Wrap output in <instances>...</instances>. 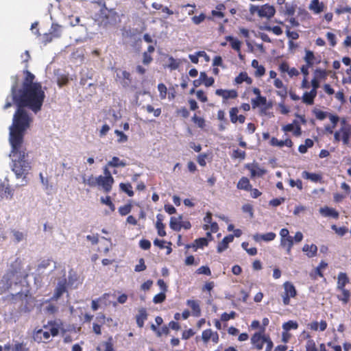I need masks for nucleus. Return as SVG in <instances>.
I'll return each mask as SVG.
<instances>
[{"label": "nucleus", "instance_id": "nucleus-1", "mask_svg": "<svg viewBox=\"0 0 351 351\" xmlns=\"http://www.w3.org/2000/svg\"><path fill=\"white\" fill-rule=\"evenodd\" d=\"M32 118L22 107H18L10 127L9 141L11 145L12 170L16 177L25 178L31 169L30 162L27 159L28 154L23 146L25 131L29 128Z\"/></svg>", "mask_w": 351, "mask_h": 351}, {"label": "nucleus", "instance_id": "nucleus-2", "mask_svg": "<svg viewBox=\"0 0 351 351\" xmlns=\"http://www.w3.org/2000/svg\"><path fill=\"white\" fill-rule=\"evenodd\" d=\"M25 78L21 88L16 81L11 88V95L17 107L27 108L34 113L40 111L45 93L40 82H34L35 75L28 70L23 71Z\"/></svg>", "mask_w": 351, "mask_h": 351}, {"label": "nucleus", "instance_id": "nucleus-3", "mask_svg": "<svg viewBox=\"0 0 351 351\" xmlns=\"http://www.w3.org/2000/svg\"><path fill=\"white\" fill-rule=\"evenodd\" d=\"M252 345L257 350H261L263 344L266 343L265 351H271L273 348V343L270 338L263 333V330L256 332L251 339Z\"/></svg>", "mask_w": 351, "mask_h": 351}, {"label": "nucleus", "instance_id": "nucleus-4", "mask_svg": "<svg viewBox=\"0 0 351 351\" xmlns=\"http://www.w3.org/2000/svg\"><path fill=\"white\" fill-rule=\"evenodd\" d=\"M350 137L351 126L343 121L341 128L335 132L334 141L335 142H339L340 141H342L344 145H348Z\"/></svg>", "mask_w": 351, "mask_h": 351}, {"label": "nucleus", "instance_id": "nucleus-5", "mask_svg": "<svg viewBox=\"0 0 351 351\" xmlns=\"http://www.w3.org/2000/svg\"><path fill=\"white\" fill-rule=\"evenodd\" d=\"M250 12L252 13L256 12L261 18L271 19L276 13V9L273 5L268 3L264 4L261 6L252 5L250 7Z\"/></svg>", "mask_w": 351, "mask_h": 351}, {"label": "nucleus", "instance_id": "nucleus-6", "mask_svg": "<svg viewBox=\"0 0 351 351\" xmlns=\"http://www.w3.org/2000/svg\"><path fill=\"white\" fill-rule=\"evenodd\" d=\"M97 186L101 187L105 193H108L111 191L112 185L114 182V179L101 175L97 177Z\"/></svg>", "mask_w": 351, "mask_h": 351}, {"label": "nucleus", "instance_id": "nucleus-7", "mask_svg": "<svg viewBox=\"0 0 351 351\" xmlns=\"http://www.w3.org/2000/svg\"><path fill=\"white\" fill-rule=\"evenodd\" d=\"M215 95L222 97L223 104H226L227 101L230 99H236L238 97V93L234 89L219 88L215 90Z\"/></svg>", "mask_w": 351, "mask_h": 351}, {"label": "nucleus", "instance_id": "nucleus-8", "mask_svg": "<svg viewBox=\"0 0 351 351\" xmlns=\"http://www.w3.org/2000/svg\"><path fill=\"white\" fill-rule=\"evenodd\" d=\"M117 80H118L123 88H128L132 83V77L130 72L127 71H119L117 73Z\"/></svg>", "mask_w": 351, "mask_h": 351}, {"label": "nucleus", "instance_id": "nucleus-9", "mask_svg": "<svg viewBox=\"0 0 351 351\" xmlns=\"http://www.w3.org/2000/svg\"><path fill=\"white\" fill-rule=\"evenodd\" d=\"M234 312H231L230 313H223L221 315L220 319H216L215 322V326L217 329H221L222 326L223 329H226V328L228 327L226 322L230 319L234 318Z\"/></svg>", "mask_w": 351, "mask_h": 351}, {"label": "nucleus", "instance_id": "nucleus-10", "mask_svg": "<svg viewBox=\"0 0 351 351\" xmlns=\"http://www.w3.org/2000/svg\"><path fill=\"white\" fill-rule=\"evenodd\" d=\"M239 109L237 107H233L230 110V118L232 123H236L239 121L240 123H243L245 121V117L243 114L237 115Z\"/></svg>", "mask_w": 351, "mask_h": 351}, {"label": "nucleus", "instance_id": "nucleus-11", "mask_svg": "<svg viewBox=\"0 0 351 351\" xmlns=\"http://www.w3.org/2000/svg\"><path fill=\"white\" fill-rule=\"evenodd\" d=\"M324 8V3L323 2H320L319 0H312L308 6L309 10L315 14H319L322 12Z\"/></svg>", "mask_w": 351, "mask_h": 351}, {"label": "nucleus", "instance_id": "nucleus-12", "mask_svg": "<svg viewBox=\"0 0 351 351\" xmlns=\"http://www.w3.org/2000/svg\"><path fill=\"white\" fill-rule=\"evenodd\" d=\"M234 240V236L232 234H229L226 236L221 242H219L217 245V252L221 253L226 250L228 247V244L232 242Z\"/></svg>", "mask_w": 351, "mask_h": 351}, {"label": "nucleus", "instance_id": "nucleus-13", "mask_svg": "<svg viewBox=\"0 0 351 351\" xmlns=\"http://www.w3.org/2000/svg\"><path fill=\"white\" fill-rule=\"evenodd\" d=\"M276 234L274 232H270L266 234H255L253 236V239L255 241L259 242L261 241H271L275 239Z\"/></svg>", "mask_w": 351, "mask_h": 351}, {"label": "nucleus", "instance_id": "nucleus-14", "mask_svg": "<svg viewBox=\"0 0 351 351\" xmlns=\"http://www.w3.org/2000/svg\"><path fill=\"white\" fill-rule=\"evenodd\" d=\"M226 41H228L230 43V47L232 49L236 51L237 53H240V51L241 49L242 43L237 39V38H234L232 36H226L225 37Z\"/></svg>", "mask_w": 351, "mask_h": 351}, {"label": "nucleus", "instance_id": "nucleus-15", "mask_svg": "<svg viewBox=\"0 0 351 351\" xmlns=\"http://www.w3.org/2000/svg\"><path fill=\"white\" fill-rule=\"evenodd\" d=\"M293 245V239L291 236L286 238H280V246L286 249L287 254H291V249Z\"/></svg>", "mask_w": 351, "mask_h": 351}, {"label": "nucleus", "instance_id": "nucleus-16", "mask_svg": "<svg viewBox=\"0 0 351 351\" xmlns=\"http://www.w3.org/2000/svg\"><path fill=\"white\" fill-rule=\"evenodd\" d=\"M337 290L340 292V294L337 295V299L342 302L343 304H348L350 300L351 292L346 288Z\"/></svg>", "mask_w": 351, "mask_h": 351}, {"label": "nucleus", "instance_id": "nucleus-17", "mask_svg": "<svg viewBox=\"0 0 351 351\" xmlns=\"http://www.w3.org/2000/svg\"><path fill=\"white\" fill-rule=\"evenodd\" d=\"M283 287L285 289L283 294L291 298H295L297 295L296 289L292 282L289 281L284 282Z\"/></svg>", "mask_w": 351, "mask_h": 351}, {"label": "nucleus", "instance_id": "nucleus-18", "mask_svg": "<svg viewBox=\"0 0 351 351\" xmlns=\"http://www.w3.org/2000/svg\"><path fill=\"white\" fill-rule=\"evenodd\" d=\"M163 215L161 214H158L156 215V228L157 229V232L159 236L165 237L166 235V231L165 230V226L162 223Z\"/></svg>", "mask_w": 351, "mask_h": 351}, {"label": "nucleus", "instance_id": "nucleus-19", "mask_svg": "<svg viewBox=\"0 0 351 351\" xmlns=\"http://www.w3.org/2000/svg\"><path fill=\"white\" fill-rule=\"evenodd\" d=\"M317 95V92H314V90H311L309 92L304 93L302 97V102L307 105H313Z\"/></svg>", "mask_w": 351, "mask_h": 351}, {"label": "nucleus", "instance_id": "nucleus-20", "mask_svg": "<svg viewBox=\"0 0 351 351\" xmlns=\"http://www.w3.org/2000/svg\"><path fill=\"white\" fill-rule=\"evenodd\" d=\"M350 282L346 273L340 272L337 276V289L346 288V285Z\"/></svg>", "mask_w": 351, "mask_h": 351}, {"label": "nucleus", "instance_id": "nucleus-21", "mask_svg": "<svg viewBox=\"0 0 351 351\" xmlns=\"http://www.w3.org/2000/svg\"><path fill=\"white\" fill-rule=\"evenodd\" d=\"M187 305L192 311V315L195 317H199L201 315V309L199 307V302L193 300H188L186 302Z\"/></svg>", "mask_w": 351, "mask_h": 351}, {"label": "nucleus", "instance_id": "nucleus-22", "mask_svg": "<svg viewBox=\"0 0 351 351\" xmlns=\"http://www.w3.org/2000/svg\"><path fill=\"white\" fill-rule=\"evenodd\" d=\"M319 213L325 217H331L334 219H337L339 216V213L332 208L325 206L319 209Z\"/></svg>", "mask_w": 351, "mask_h": 351}, {"label": "nucleus", "instance_id": "nucleus-23", "mask_svg": "<svg viewBox=\"0 0 351 351\" xmlns=\"http://www.w3.org/2000/svg\"><path fill=\"white\" fill-rule=\"evenodd\" d=\"M271 144L273 146H278L282 147L283 146H287L288 147H291L293 145L292 141L290 138H287L285 140H278L275 137H272L271 139Z\"/></svg>", "mask_w": 351, "mask_h": 351}, {"label": "nucleus", "instance_id": "nucleus-24", "mask_svg": "<svg viewBox=\"0 0 351 351\" xmlns=\"http://www.w3.org/2000/svg\"><path fill=\"white\" fill-rule=\"evenodd\" d=\"M304 60L306 62V65L309 66H313L315 63H319V61L316 62V58L314 55V53L311 50L305 51V56L304 57Z\"/></svg>", "mask_w": 351, "mask_h": 351}, {"label": "nucleus", "instance_id": "nucleus-25", "mask_svg": "<svg viewBox=\"0 0 351 351\" xmlns=\"http://www.w3.org/2000/svg\"><path fill=\"white\" fill-rule=\"evenodd\" d=\"M66 291V287L65 284L58 283V286L55 289L54 293L53 296L51 298V300H58L64 293Z\"/></svg>", "mask_w": 351, "mask_h": 351}, {"label": "nucleus", "instance_id": "nucleus-26", "mask_svg": "<svg viewBox=\"0 0 351 351\" xmlns=\"http://www.w3.org/2000/svg\"><path fill=\"white\" fill-rule=\"evenodd\" d=\"M302 250L306 253L308 257L312 258L317 254V247L315 244H305L302 247Z\"/></svg>", "mask_w": 351, "mask_h": 351}, {"label": "nucleus", "instance_id": "nucleus-27", "mask_svg": "<svg viewBox=\"0 0 351 351\" xmlns=\"http://www.w3.org/2000/svg\"><path fill=\"white\" fill-rule=\"evenodd\" d=\"M243 82H245L249 85L252 83V79L248 76L246 72H241L234 79V82L237 84H240Z\"/></svg>", "mask_w": 351, "mask_h": 351}, {"label": "nucleus", "instance_id": "nucleus-28", "mask_svg": "<svg viewBox=\"0 0 351 351\" xmlns=\"http://www.w3.org/2000/svg\"><path fill=\"white\" fill-rule=\"evenodd\" d=\"M302 177L304 179L310 180L314 182H321L322 180V177L320 174L315 173H310L306 171L302 172Z\"/></svg>", "mask_w": 351, "mask_h": 351}, {"label": "nucleus", "instance_id": "nucleus-29", "mask_svg": "<svg viewBox=\"0 0 351 351\" xmlns=\"http://www.w3.org/2000/svg\"><path fill=\"white\" fill-rule=\"evenodd\" d=\"M147 318V313L145 308H141L138 315H136V323L137 326L139 328H143L144 325V322Z\"/></svg>", "mask_w": 351, "mask_h": 351}, {"label": "nucleus", "instance_id": "nucleus-30", "mask_svg": "<svg viewBox=\"0 0 351 351\" xmlns=\"http://www.w3.org/2000/svg\"><path fill=\"white\" fill-rule=\"evenodd\" d=\"M237 186L239 189L249 191L250 190H251L252 185L250 184V180L247 178L242 177L239 180Z\"/></svg>", "mask_w": 351, "mask_h": 351}, {"label": "nucleus", "instance_id": "nucleus-31", "mask_svg": "<svg viewBox=\"0 0 351 351\" xmlns=\"http://www.w3.org/2000/svg\"><path fill=\"white\" fill-rule=\"evenodd\" d=\"M181 216L179 217H171L169 223L170 228L175 231H180L181 230Z\"/></svg>", "mask_w": 351, "mask_h": 351}, {"label": "nucleus", "instance_id": "nucleus-32", "mask_svg": "<svg viewBox=\"0 0 351 351\" xmlns=\"http://www.w3.org/2000/svg\"><path fill=\"white\" fill-rule=\"evenodd\" d=\"M126 162L124 160H120L119 158L117 156H113L112 160L108 162L107 165L110 167H123L126 166Z\"/></svg>", "mask_w": 351, "mask_h": 351}, {"label": "nucleus", "instance_id": "nucleus-33", "mask_svg": "<svg viewBox=\"0 0 351 351\" xmlns=\"http://www.w3.org/2000/svg\"><path fill=\"white\" fill-rule=\"evenodd\" d=\"M199 78L206 87L213 86L215 82V80L213 77H208L205 72H201L199 74Z\"/></svg>", "mask_w": 351, "mask_h": 351}, {"label": "nucleus", "instance_id": "nucleus-34", "mask_svg": "<svg viewBox=\"0 0 351 351\" xmlns=\"http://www.w3.org/2000/svg\"><path fill=\"white\" fill-rule=\"evenodd\" d=\"M49 32L54 38H60L62 33V26L57 23H52Z\"/></svg>", "mask_w": 351, "mask_h": 351}, {"label": "nucleus", "instance_id": "nucleus-35", "mask_svg": "<svg viewBox=\"0 0 351 351\" xmlns=\"http://www.w3.org/2000/svg\"><path fill=\"white\" fill-rule=\"evenodd\" d=\"M119 187L121 191L125 192L129 197L134 196V191L132 190V186L130 183H120Z\"/></svg>", "mask_w": 351, "mask_h": 351}, {"label": "nucleus", "instance_id": "nucleus-36", "mask_svg": "<svg viewBox=\"0 0 351 351\" xmlns=\"http://www.w3.org/2000/svg\"><path fill=\"white\" fill-rule=\"evenodd\" d=\"M267 103V99L265 97H263L261 95L256 97L255 99H252V105L254 108L259 106L265 105Z\"/></svg>", "mask_w": 351, "mask_h": 351}, {"label": "nucleus", "instance_id": "nucleus-37", "mask_svg": "<svg viewBox=\"0 0 351 351\" xmlns=\"http://www.w3.org/2000/svg\"><path fill=\"white\" fill-rule=\"evenodd\" d=\"M47 326L49 327V329H62V323L60 319H56L49 322L47 326H45V328Z\"/></svg>", "mask_w": 351, "mask_h": 351}, {"label": "nucleus", "instance_id": "nucleus-38", "mask_svg": "<svg viewBox=\"0 0 351 351\" xmlns=\"http://www.w3.org/2000/svg\"><path fill=\"white\" fill-rule=\"evenodd\" d=\"M97 351H112V344L110 341L101 343L97 348Z\"/></svg>", "mask_w": 351, "mask_h": 351}, {"label": "nucleus", "instance_id": "nucleus-39", "mask_svg": "<svg viewBox=\"0 0 351 351\" xmlns=\"http://www.w3.org/2000/svg\"><path fill=\"white\" fill-rule=\"evenodd\" d=\"M250 170L252 177H261L265 173V170L261 169L258 165L251 168Z\"/></svg>", "mask_w": 351, "mask_h": 351}, {"label": "nucleus", "instance_id": "nucleus-40", "mask_svg": "<svg viewBox=\"0 0 351 351\" xmlns=\"http://www.w3.org/2000/svg\"><path fill=\"white\" fill-rule=\"evenodd\" d=\"M101 202L108 206L112 212H114L115 210V206L112 203L110 196H106V197H101Z\"/></svg>", "mask_w": 351, "mask_h": 351}, {"label": "nucleus", "instance_id": "nucleus-41", "mask_svg": "<svg viewBox=\"0 0 351 351\" xmlns=\"http://www.w3.org/2000/svg\"><path fill=\"white\" fill-rule=\"evenodd\" d=\"M192 121L200 128H204L206 126L204 119L201 117H197L196 114L193 115Z\"/></svg>", "mask_w": 351, "mask_h": 351}, {"label": "nucleus", "instance_id": "nucleus-42", "mask_svg": "<svg viewBox=\"0 0 351 351\" xmlns=\"http://www.w3.org/2000/svg\"><path fill=\"white\" fill-rule=\"evenodd\" d=\"M246 156V153L245 151L240 150L239 149H234L231 155L232 158L234 159H240L244 160Z\"/></svg>", "mask_w": 351, "mask_h": 351}, {"label": "nucleus", "instance_id": "nucleus-43", "mask_svg": "<svg viewBox=\"0 0 351 351\" xmlns=\"http://www.w3.org/2000/svg\"><path fill=\"white\" fill-rule=\"evenodd\" d=\"M314 74H315L314 78H317V80H325L327 76V73H326V70L321 69H315Z\"/></svg>", "mask_w": 351, "mask_h": 351}, {"label": "nucleus", "instance_id": "nucleus-44", "mask_svg": "<svg viewBox=\"0 0 351 351\" xmlns=\"http://www.w3.org/2000/svg\"><path fill=\"white\" fill-rule=\"evenodd\" d=\"M169 64L167 65V67L170 69L171 70H176L180 66V62L176 60L173 57L170 56L169 57Z\"/></svg>", "mask_w": 351, "mask_h": 351}, {"label": "nucleus", "instance_id": "nucleus-45", "mask_svg": "<svg viewBox=\"0 0 351 351\" xmlns=\"http://www.w3.org/2000/svg\"><path fill=\"white\" fill-rule=\"evenodd\" d=\"M208 241L206 238H199L195 240L193 247L197 248H202L208 245Z\"/></svg>", "mask_w": 351, "mask_h": 351}, {"label": "nucleus", "instance_id": "nucleus-46", "mask_svg": "<svg viewBox=\"0 0 351 351\" xmlns=\"http://www.w3.org/2000/svg\"><path fill=\"white\" fill-rule=\"evenodd\" d=\"M132 204H128L119 208V213L121 216L129 214L132 210Z\"/></svg>", "mask_w": 351, "mask_h": 351}, {"label": "nucleus", "instance_id": "nucleus-47", "mask_svg": "<svg viewBox=\"0 0 351 351\" xmlns=\"http://www.w3.org/2000/svg\"><path fill=\"white\" fill-rule=\"evenodd\" d=\"M265 29L268 32H272L276 36H280L282 34V29L279 26L271 27L270 25H267L265 27Z\"/></svg>", "mask_w": 351, "mask_h": 351}, {"label": "nucleus", "instance_id": "nucleus-48", "mask_svg": "<svg viewBox=\"0 0 351 351\" xmlns=\"http://www.w3.org/2000/svg\"><path fill=\"white\" fill-rule=\"evenodd\" d=\"M331 228L339 236L342 237L346 234L348 229L346 227H337L336 225H332Z\"/></svg>", "mask_w": 351, "mask_h": 351}, {"label": "nucleus", "instance_id": "nucleus-49", "mask_svg": "<svg viewBox=\"0 0 351 351\" xmlns=\"http://www.w3.org/2000/svg\"><path fill=\"white\" fill-rule=\"evenodd\" d=\"M158 90L159 91V95H160V99H165L167 97V88L166 86L164 84L160 83L158 85Z\"/></svg>", "mask_w": 351, "mask_h": 351}, {"label": "nucleus", "instance_id": "nucleus-50", "mask_svg": "<svg viewBox=\"0 0 351 351\" xmlns=\"http://www.w3.org/2000/svg\"><path fill=\"white\" fill-rule=\"evenodd\" d=\"M58 330H50V332L47 330H43V342H47L50 338L51 335L55 337L58 335Z\"/></svg>", "mask_w": 351, "mask_h": 351}, {"label": "nucleus", "instance_id": "nucleus-51", "mask_svg": "<svg viewBox=\"0 0 351 351\" xmlns=\"http://www.w3.org/2000/svg\"><path fill=\"white\" fill-rule=\"evenodd\" d=\"M296 5L293 4H285V14L287 16H293L295 12Z\"/></svg>", "mask_w": 351, "mask_h": 351}, {"label": "nucleus", "instance_id": "nucleus-52", "mask_svg": "<svg viewBox=\"0 0 351 351\" xmlns=\"http://www.w3.org/2000/svg\"><path fill=\"white\" fill-rule=\"evenodd\" d=\"M298 324L295 321L289 320L282 325L283 329H297Z\"/></svg>", "mask_w": 351, "mask_h": 351}, {"label": "nucleus", "instance_id": "nucleus-53", "mask_svg": "<svg viewBox=\"0 0 351 351\" xmlns=\"http://www.w3.org/2000/svg\"><path fill=\"white\" fill-rule=\"evenodd\" d=\"M328 266V264L324 262V261H322L320 262V263L319 264V265L317 267V268L315 269V272L316 274L319 276V277H323L324 276V274L322 271V269H325L326 267H327Z\"/></svg>", "mask_w": 351, "mask_h": 351}, {"label": "nucleus", "instance_id": "nucleus-54", "mask_svg": "<svg viewBox=\"0 0 351 351\" xmlns=\"http://www.w3.org/2000/svg\"><path fill=\"white\" fill-rule=\"evenodd\" d=\"M197 274H204L206 276L211 275V271L208 266H202L196 270Z\"/></svg>", "mask_w": 351, "mask_h": 351}, {"label": "nucleus", "instance_id": "nucleus-55", "mask_svg": "<svg viewBox=\"0 0 351 351\" xmlns=\"http://www.w3.org/2000/svg\"><path fill=\"white\" fill-rule=\"evenodd\" d=\"M285 201V197L274 198L269 201V205L273 207H277Z\"/></svg>", "mask_w": 351, "mask_h": 351}, {"label": "nucleus", "instance_id": "nucleus-56", "mask_svg": "<svg viewBox=\"0 0 351 351\" xmlns=\"http://www.w3.org/2000/svg\"><path fill=\"white\" fill-rule=\"evenodd\" d=\"M28 348L24 343H16L12 348V351H27Z\"/></svg>", "mask_w": 351, "mask_h": 351}, {"label": "nucleus", "instance_id": "nucleus-57", "mask_svg": "<svg viewBox=\"0 0 351 351\" xmlns=\"http://www.w3.org/2000/svg\"><path fill=\"white\" fill-rule=\"evenodd\" d=\"M165 298L166 295L165 293H159L154 297L153 302L155 304L162 303V302L165 301Z\"/></svg>", "mask_w": 351, "mask_h": 351}, {"label": "nucleus", "instance_id": "nucleus-58", "mask_svg": "<svg viewBox=\"0 0 351 351\" xmlns=\"http://www.w3.org/2000/svg\"><path fill=\"white\" fill-rule=\"evenodd\" d=\"M206 19V15L204 13H201L199 16H194L192 17V21L195 25H199L202 23Z\"/></svg>", "mask_w": 351, "mask_h": 351}, {"label": "nucleus", "instance_id": "nucleus-59", "mask_svg": "<svg viewBox=\"0 0 351 351\" xmlns=\"http://www.w3.org/2000/svg\"><path fill=\"white\" fill-rule=\"evenodd\" d=\"M146 265L145 264V261L143 258H140L138 261V264L135 266V271L140 272L146 269Z\"/></svg>", "mask_w": 351, "mask_h": 351}, {"label": "nucleus", "instance_id": "nucleus-60", "mask_svg": "<svg viewBox=\"0 0 351 351\" xmlns=\"http://www.w3.org/2000/svg\"><path fill=\"white\" fill-rule=\"evenodd\" d=\"M286 34L291 40H297L299 38V34L295 31H290L289 26H287Z\"/></svg>", "mask_w": 351, "mask_h": 351}, {"label": "nucleus", "instance_id": "nucleus-61", "mask_svg": "<svg viewBox=\"0 0 351 351\" xmlns=\"http://www.w3.org/2000/svg\"><path fill=\"white\" fill-rule=\"evenodd\" d=\"M204 221L206 223V224L204 226V230H208L209 229V224H210L212 221V213L210 212H208L206 215V216L204 218Z\"/></svg>", "mask_w": 351, "mask_h": 351}, {"label": "nucleus", "instance_id": "nucleus-62", "mask_svg": "<svg viewBox=\"0 0 351 351\" xmlns=\"http://www.w3.org/2000/svg\"><path fill=\"white\" fill-rule=\"evenodd\" d=\"M326 38L330 43V46L335 47L337 45L336 36L332 32H328L326 34Z\"/></svg>", "mask_w": 351, "mask_h": 351}, {"label": "nucleus", "instance_id": "nucleus-63", "mask_svg": "<svg viewBox=\"0 0 351 351\" xmlns=\"http://www.w3.org/2000/svg\"><path fill=\"white\" fill-rule=\"evenodd\" d=\"M97 177L95 178L93 176H90L88 177L87 180H84V182L88 184L90 187H94L97 186Z\"/></svg>", "mask_w": 351, "mask_h": 351}, {"label": "nucleus", "instance_id": "nucleus-64", "mask_svg": "<svg viewBox=\"0 0 351 351\" xmlns=\"http://www.w3.org/2000/svg\"><path fill=\"white\" fill-rule=\"evenodd\" d=\"M197 98L202 102H206L208 101L206 93L202 90H198L196 92Z\"/></svg>", "mask_w": 351, "mask_h": 351}]
</instances>
